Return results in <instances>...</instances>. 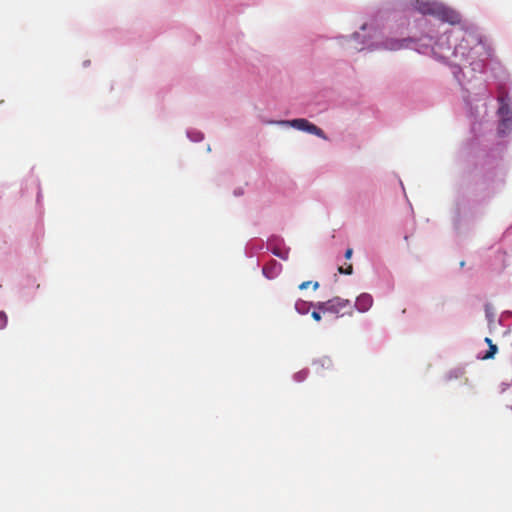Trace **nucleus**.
Wrapping results in <instances>:
<instances>
[{
  "mask_svg": "<svg viewBox=\"0 0 512 512\" xmlns=\"http://www.w3.org/2000/svg\"><path fill=\"white\" fill-rule=\"evenodd\" d=\"M440 4L434 2H419L417 1L416 9L424 15H436Z\"/></svg>",
  "mask_w": 512,
  "mask_h": 512,
  "instance_id": "nucleus-6",
  "label": "nucleus"
},
{
  "mask_svg": "<svg viewBox=\"0 0 512 512\" xmlns=\"http://www.w3.org/2000/svg\"><path fill=\"white\" fill-rule=\"evenodd\" d=\"M281 271V264L275 260L266 263L263 267V274L269 278H275Z\"/></svg>",
  "mask_w": 512,
  "mask_h": 512,
  "instance_id": "nucleus-7",
  "label": "nucleus"
},
{
  "mask_svg": "<svg viewBox=\"0 0 512 512\" xmlns=\"http://www.w3.org/2000/svg\"><path fill=\"white\" fill-rule=\"evenodd\" d=\"M485 342L488 344L489 349L486 352V354H484L481 358L483 360L492 359L498 351L497 345L493 344L492 340L489 337L485 338Z\"/></svg>",
  "mask_w": 512,
  "mask_h": 512,
  "instance_id": "nucleus-9",
  "label": "nucleus"
},
{
  "mask_svg": "<svg viewBox=\"0 0 512 512\" xmlns=\"http://www.w3.org/2000/svg\"><path fill=\"white\" fill-rule=\"evenodd\" d=\"M457 54H461L467 59H474V55L479 57L487 56V49L481 37L475 33L468 32L462 38L461 42L455 48Z\"/></svg>",
  "mask_w": 512,
  "mask_h": 512,
  "instance_id": "nucleus-1",
  "label": "nucleus"
},
{
  "mask_svg": "<svg viewBox=\"0 0 512 512\" xmlns=\"http://www.w3.org/2000/svg\"><path fill=\"white\" fill-rule=\"evenodd\" d=\"M280 124L290 125L298 130L305 131L309 125V121L303 118L293 119L289 121H281Z\"/></svg>",
  "mask_w": 512,
  "mask_h": 512,
  "instance_id": "nucleus-8",
  "label": "nucleus"
},
{
  "mask_svg": "<svg viewBox=\"0 0 512 512\" xmlns=\"http://www.w3.org/2000/svg\"><path fill=\"white\" fill-rule=\"evenodd\" d=\"M321 313V311L316 309L315 311L312 312L311 317L318 322L321 320Z\"/></svg>",
  "mask_w": 512,
  "mask_h": 512,
  "instance_id": "nucleus-16",
  "label": "nucleus"
},
{
  "mask_svg": "<svg viewBox=\"0 0 512 512\" xmlns=\"http://www.w3.org/2000/svg\"><path fill=\"white\" fill-rule=\"evenodd\" d=\"M502 125L505 126V127H508L510 125V119L509 118H505L502 120Z\"/></svg>",
  "mask_w": 512,
  "mask_h": 512,
  "instance_id": "nucleus-18",
  "label": "nucleus"
},
{
  "mask_svg": "<svg viewBox=\"0 0 512 512\" xmlns=\"http://www.w3.org/2000/svg\"><path fill=\"white\" fill-rule=\"evenodd\" d=\"M7 325V316L4 312L0 311V329L5 328Z\"/></svg>",
  "mask_w": 512,
  "mask_h": 512,
  "instance_id": "nucleus-15",
  "label": "nucleus"
},
{
  "mask_svg": "<svg viewBox=\"0 0 512 512\" xmlns=\"http://www.w3.org/2000/svg\"><path fill=\"white\" fill-rule=\"evenodd\" d=\"M310 285H312V288L314 290H317L319 288V283L318 282H312V281H304L302 282L300 285H299V289L300 290H305L307 289Z\"/></svg>",
  "mask_w": 512,
  "mask_h": 512,
  "instance_id": "nucleus-13",
  "label": "nucleus"
},
{
  "mask_svg": "<svg viewBox=\"0 0 512 512\" xmlns=\"http://www.w3.org/2000/svg\"><path fill=\"white\" fill-rule=\"evenodd\" d=\"M314 366L316 367L317 370H319L320 367L330 369L332 367V361L330 358L324 357L315 361Z\"/></svg>",
  "mask_w": 512,
  "mask_h": 512,
  "instance_id": "nucleus-11",
  "label": "nucleus"
},
{
  "mask_svg": "<svg viewBox=\"0 0 512 512\" xmlns=\"http://www.w3.org/2000/svg\"><path fill=\"white\" fill-rule=\"evenodd\" d=\"M352 254H353V249L352 248H348L345 252V258L346 259H350L352 257Z\"/></svg>",
  "mask_w": 512,
  "mask_h": 512,
  "instance_id": "nucleus-17",
  "label": "nucleus"
},
{
  "mask_svg": "<svg viewBox=\"0 0 512 512\" xmlns=\"http://www.w3.org/2000/svg\"><path fill=\"white\" fill-rule=\"evenodd\" d=\"M306 305V302L299 300L295 304V309L300 314H306L308 312Z\"/></svg>",
  "mask_w": 512,
  "mask_h": 512,
  "instance_id": "nucleus-12",
  "label": "nucleus"
},
{
  "mask_svg": "<svg viewBox=\"0 0 512 512\" xmlns=\"http://www.w3.org/2000/svg\"><path fill=\"white\" fill-rule=\"evenodd\" d=\"M315 309L321 311L323 314H334L337 318L353 314V305L347 299L334 297L325 302H317L312 304Z\"/></svg>",
  "mask_w": 512,
  "mask_h": 512,
  "instance_id": "nucleus-2",
  "label": "nucleus"
},
{
  "mask_svg": "<svg viewBox=\"0 0 512 512\" xmlns=\"http://www.w3.org/2000/svg\"><path fill=\"white\" fill-rule=\"evenodd\" d=\"M504 110H505V108H504V107H501V108H500V110H499V112H500L501 114H503V113H504Z\"/></svg>",
  "mask_w": 512,
  "mask_h": 512,
  "instance_id": "nucleus-20",
  "label": "nucleus"
},
{
  "mask_svg": "<svg viewBox=\"0 0 512 512\" xmlns=\"http://www.w3.org/2000/svg\"><path fill=\"white\" fill-rule=\"evenodd\" d=\"M338 271L341 274L351 275L353 273V266L352 264H347L346 267L340 266Z\"/></svg>",
  "mask_w": 512,
  "mask_h": 512,
  "instance_id": "nucleus-14",
  "label": "nucleus"
},
{
  "mask_svg": "<svg viewBox=\"0 0 512 512\" xmlns=\"http://www.w3.org/2000/svg\"><path fill=\"white\" fill-rule=\"evenodd\" d=\"M470 64L474 65L473 70H476L481 67V64L475 61H472Z\"/></svg>",
  "mask_w": 512,
  "mask_h": 512,
  "instance_id": "nucleus-19",
  "label": "nucleus"
},
{
  "mask_svg": "<svg viewBox=\"0 0 512 512\" xmlns=\"http://www.w3.org/2000/svg\"><path fill=\"white\" fill-rule=\"evenodd\" d=\"M372 304H373L372 296L368 293H362L361 295H359L357 297L353 308L355 307L359 312H366L371 308Z\"/></svg>",
  "mask_w": 512,
  "mask_h": 512,
  "instance_id": "nucleus-5",
  "label": "nucleus"
},
{
  "mask_svg": "<svg viewBox=\"0 0 512 512\" xmlns=\"http://www.w3.org/2000/svg\"><path fill=\"white\" fill-rule=\"evenodd\" d=\"M438 12H436V15L438 18H440L442 21L448 22L450 24H456L460 22L459 14L455 11L446 8L442 5H439V8L437 9Z\"/></svg>",
  "mask_w": 512,
  "mask_h": 512,
  "instance_id": "nucleus-3",
  "label": "nucleus"
},
{
  "mask_svg": "<svg viewBox=\"0 0 512 512\" xmlns=\"http://www.w3.org/2000/svg\"><path fill=\"white\" fill-rule=\"evenodd\" d=\"M305 131L310 133V134H314V135H316L318 137H321L323 139H326V136H325L323 130L320 129L319 127H317L316 125L312 124L311 122H309V125H308V127L306 128Z\"/></svg>",
  "mask_w": 512,
  "mask_h": 512,
  "instance_id": "nucleus-10",
  "label": "nucleus"
},
{
  "mask_svg": "<svg viewBox=\"0 0 512 512\" xmlns=\"http://www.w3.org/2000/svg\"><path fill=\"white\" fill-rule=\"evenodd\" d=\"M412 42V39H394V38H390V39H386L383 43H382V47L386 50H390V51H396V50H400L402 48H406L408 47V44Z\"/></svg>",
  "mask_w": 512,
  "mask_h": 512,
  "instance_id": "nucleus-4",
  "label": "nucleus"
}]
</instances>
